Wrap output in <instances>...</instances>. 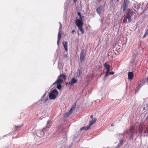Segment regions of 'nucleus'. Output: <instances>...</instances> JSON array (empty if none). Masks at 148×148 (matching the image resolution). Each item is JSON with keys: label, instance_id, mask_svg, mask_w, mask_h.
<instances>
[{"label": "nucleus", "instance_id": "39448f33", "mask_svg": "<svg viewBox=\"0 0 148 148\" xmlns=\"http://www.w3.org/2000/svg\"><path fill=\"white\" fill-rule=\"evenodd\" d=\"M135 12H133L132 10L128 9L127 12L126 14V16L127 17L128 21L129 23L132 21V16Z\"/></svg>", "mask_w": 148, "mask_h": 148}, {"label": "nucleus", "instance_id": "2eb2a0df", "mask_svg": "<svg viewBox=\"0 0 148 148\" xmlns=\"http://www.w3.org/2000/svg\"><path fill=\"white\" fill-rule=\"evenodd\" d=\"M62 44L66 51H68V43L67 41H63Z\"/></svg>", "mask_w": 148, "mask_h": 148}, {"label": "nucleus", "instance_id": "c03bdc74", "mask_svg": "<svg viewBox=\"0 0 148 148\" xmlns=\"http://www.w3.org/2000/svg\"><path fill=\"white\" fill-rule=\"evenodd\" d=\"M8 135V134H7V135H5L3 136V137H5V136H7V135Z\"/></svg>", "mask_w": 148, "mask_h": 148}, {"label": "nucleus", "instance_id": "5701e85b", "mask_svg": "<svg viewBox=\"0 0 148 148\" xmlns=\"http://www.w3.org/2000/svg\"><path fill=\"white\" fill-rule=\"evenodd\" d=\"M78 29L80 30V31L82 32V34H83L84 33V30L82 28V27L78 28Z\"/></svg>", "mask_w": 148, "mask_h": 148}, {"label": "nucleus", "instance_id": "6ab92c4d", "mask_svg": "<svg viewBox=\"0 0 148 148\" xmlns=\"http://www.w3.org/2000/svg\"><path fill=\"white\" fill-rule=\"evenodd\" d=\"M104 66L106 69L110 68V65L107 64L106 63H104Z\"/></svg>", "mask_w": 148, "mask_h": 148}, {"label": "nucleus", "instance_id": "393cba45", "mask_svg": "<svg viewBox=\"0 0 148 148\" xmlns=\"http://www.w3.org/2000/svg\"><path fill=\"white\" fill-rule=\"evenodd\" d=\"M76 103L75 104V105H74L72 106V108L70 110V111H71V112H72L76 108Z\"/></svg>", "mask_w": 148, "mask_h": 148}, {"label": "nucleus", "instance_id": "4c0bfd02", "mask_svg": "<svg viewBox=\"0 0 148 148\" xmlns=\"http://www.w3.org/2000/svg\"><path fill=\"white\" fill-rule=\"evenodd\" d=\"M75 32V30H72V34H74V32Z\"/></svg>", "mask_w": 148, "mask_h": 148}, {"label": "nucleus", "instance_id": "20e7f679", "mask_svg": "<svg viewBox=\"0 0 148 148\" xmlns=\"http://www.w3.org/2000/svg\"><path fill=\"white\" fill-rule=\"evenodd\" d=\"M58 91L56 89H54L49 94V97L50 99L53 100L55 99L58 95Z\"/></svg>", "mask_w": 148, "mask_h": 148}, {"label": "nucleus", "instance_id": "c9c22d12", "mask_svg": "<svg viewBox=\"0 0 148 148\" xmlns=\"http://www.w3.org/2000/svg\"><path fill=\"white\" fill-rule=\"evenodd\" d=\"M90 118H91V119H92V120H93V116L92 115H91V116H90Z\"/></svg>", "mask_w": 148, "mask_h": 148}, {"label": "nucleus", "instance_id": "a211bd4d", "mask_svg": "<svg viewBox=\"0 0 148 148\" xmlns=\"http://www.w3.org/2000/svg\"><path fill=\"white\" fill-rule=\"evenodd\" d=\"M123 140H121L119 142V143L116 146V147L115 148H120L121 145L123 144Z\"/></svg>", "mask_w": 148, "mask_h": 148}, {"label": "nucleus", "instance_id": "412c9836", "mask_svg": "<svg viewBox=\"0 0 148 148\" xmlns=\"http://www.w3.org/2000/svg\"><path fill=\"white\" fill-rule=\"evenodd\" d=\"M72 113V112H71V111H69V112H67L66 113L65 116L66 117H68Z\"/></svg>", "mask_w": 148, "mask_h": 148}, {"label": "nucleus", "instance_id": "c756f323", "mask_svg": "<svg viewBox=\"0 0 148 148\" xmlns=\"http://www.w3.org/2000/svg\"><path fill=\"white\" fill-rule=\"evenodd\" d=\"M107 70L106 73H109L110 71V68L106 69Z\"/></svg>", "mask_w": 148, "mask_h": 148}, {"label": "nucleus", "instance_id": "49530a36", "mask_svg": "<svg viewBox=\"0 0 148 148\" xmlns=\"http://www.w3.org/2000/svg\"><path fill=\"white\" fill-rule=\"evenodd\" d=\"M113 125H113V123H112V124L111 125V126H113Z\"/></svg>", "mask_w": 148, "mask_h": 148}, {"label": "nucleus", "instance_id": "79ce46f5", "mask_svg": "<svg viewBox=\"0 0 148 148\" xmlns=\"http://www.w3.org/2000/svg\"><path fill=\"white\" fill-rule=\"evenodd\" d=\"M77 0H73L74 2L75 3L76 2V1Z\"/></svg>", "mask_w": 148, "mask_h": 148}, {"label": "nucleus", "instance_id": "9d476101", "mask_svg": "<svg viewBox=\"0 0 148 148\" xmlns=\"http://www.w3.org/2000/svg\"><path fill=\"white\" fill-rule=\"evenodd\" d=\"M103 8V6L101 5L98 7L96 9V11L97 13L99 15H101V11H102Z\"/></svg>", "mask_w": 148, "mask_h": 148}, {"label": "nucleus", "instance_id": "473e14b6", "mask_svg": "<svg viewBox=\"0 0 148 148\" xmlns=\"http://www.w3.org/2000/svg\"><path fill=\"white\" fill-rule=\"evenodd\" d=\"M71 147V146H66L64 148H70Z\"/></svg>", "mask_w": 148, "mask_h": 148}, {"label": "nucleus", "instance_id": "cd10ccee", "mask_svg": "<svg viewBox=\"0 0 148 148\" xmlns=\"http://www.w3.org/2000/svg\"><path fill=\"white\" fill-rule=\"evenodd\" d=\"M23 124L22 125H19L17 126H15V127L17 128H19L21 127H22V126H23Z\"/></svg>", "mask_w": 148, "mask_h": 148}, {"label": "nucleus", "instance_id": "9b49d317", "mask_svg": "<svg viewBox=\"0 0 148 148\" xmlns=\"http://www.w3.org/2000/svg\"><path fill=\"white\" fill-rule=\"evenodd\" d=\"M140 3H134L133 5V8L134 10L136 11V10H138L140 8Z\"/></svg>", "mask_w": 148, "mask_h": 148}, {"label": "nucleus", "instance_id": "f8f14e48", "mask_svg": "<svg viewBox=\"0 0 148 148\" xmlns=\"http://www.w3.org/2000/svg\"><path fill=\"white\" fill-rule=\"evenodd\" d=\"M77 79H76L75 78L72 79L71 81L69 82V84L71 86H73L74 84L77 83Z\"/></svg>", "mask_w": 148, "mask_h": 148}, {"label": "nucleus", "instance_id": "8fccbe9b", "mask_svg": "<svg viewBox=\"0 0 148 148\" xmlns=\"http://www.w3.org/2000/svg\"><path fill=\"white\" fill-rule=\"evenodd\" d=\"M119 0H117V2H118V1H119Z\"/></svg>", "mask_w": 148, "mask_h": 148}, {"label": "nucleus", "instance_id": "7ed1b4c3", "mask_svg": "<svg viewBox=\"0 0 148 148\" xmlns=\"http://www.w3.org/2000/svg\"><path fill=\"white\" fill-rule=\"evenodd\" d=\"M129 132L128 133L127 131H125L123 133V135H125L126 133L128 134L130 136V137L131 140L132 139L134 136L135 134H137V132L135 131V126H131L129 130Z\"/></svg>", "mask_w": 148, "mask_h": 148}, {"label": "nucleus", "instance_id": "e433bc0d", "mask_svg": "<svg viewBox=\"0 0 148 148\" xmlns=\"http://www.w3.org/2000/svg\"><path fill=\"white\" fill-rule=\"evenodd\" d=\"M145 33H146V34H148V29L145 32Z\"/></svg>", "mask_w": 148, "mask_h": 148}, {"label": "nucleus", "instance_id": "0eeeda50", "mask_svg": "<svg viewBox=\"0 0 148 148\" xmlns=\"http://www.w3.org/2000/svg\"><path fill=\"white\" fill-rule=\"evenodd\" d=\"M59 23L60 24V28L59 29V32L58 34V40L57 42V44L58 45V46L59 45V42L60 41L61 39V29L62 28V25L61 24L60 22H59Z\"/></svg>", "mask_w": 148, "mask_h": 148}, {"label": "nucleus", "instance_id": "09e8293b", "mask_svg": "<svg viewBox=\"0 0 148 148\" xmlns=\"http://www.w3.org/2000/svg\"><path fill=\"white\" fill-rule=\"evenodd\" d=\"M48 98H47V99H46V100L47 101V100H48Z\"/></svg>", "mask_w": 148, "mask_h": 148}, {"label": "nucleus", "instance_id": "4be33fe9", "mask_svg": "<svg viewBox=\"0 0 148 148\" xmlns=\"http://www.w3.org/2000/svg\"><path fill=\"white\" fill-rule=\"evenodd\" d=\"M97 119L96 118H95L93 120H92V121H90L89 123V124H90V123H92V125L96 121Z\"/></svg>", "mask_w": 148, "mask_h": 148}, {"label": "nucleus", "instance_id": "dca6fc26", "mask_svg": "<svg viewBox=\"0 0 148 148\" xmlns=\"http://www.w3.org/2000/svg\"><path fill=\"white\" fill-rule=\"evenodd\" d=\"M128 79H132L133 77V74L132 72H129L128 74Z\"/></svg>", "mask_w": 148, "mask_h": 148}, {"label": "nucleus", "instance_id": "a878e982", "mask_svg": "<svg viewBox=\"0 0 148 148\" xmlns=\"http://www.w3.org/2000/svg\"><path fill=\"white\" fill-rule=\"evenodd\" d=\"M77 15L79 16V19L80 20H82V15L81 13L80 12H78L77 13Z\"/></svg>", "mask_w": 148, "mask_h": 148}, {"label": "nucleus", "instance_id": "1a4fd4ad", "mask_svg": "<svg viewBox=\"0 0 148 148\" xmlns=\"http://www.w3.org/2000/svg\"><path fill=\"white\" fill-rule=\"evenodd\" d=\"M128 3V1L127 0H124L122 6V8L123 12H125L127 8Z\"/></svg>", "mask_w": 148, "mask_h": 148}, {"label": "nucleus", "instance_id": "6e6552de", "mask_svg": "<svg viewBox=\"0 0 148 148\" xmlns=\"http://www.w3.org/2000/svg\"><path fill=\"white\" fill-rule=\"evenodd\" d=\"M75 24L78 28L82 27L83 23L82 20L77 19L75 20Z\"/></svg>", "mask_w": 148, "mask_h": 148}, {"label": "nucleus", "instance_id": "ddd939ff", "mask_svg": "<svg viewBox=\"0 0 148 148\" xmlns=\"http://www.w3.org/2000/svg\"><path fill=\"white\" fill-rule=\"evenodd\" d=\"M145 82L144 80L141 81L140 83H139L137 87V90H139L141 87L145 84Z\"/></svg>", "mask_w": 148, "mask_h": 148}, {"label": "nucleus", "instance_id": "58836bf2", "mask_svg": "<svg viewBox=\"0 0 148 148\" xmlns=\"http://www.w3.org/2000/svg\"><path fill=\"white\" fill-rule=\"evenodd\" d=\"M69 82L68 83V82H66V85H69Z\"/></svg>", "mask_w": 148, "mask_h": 148}, {"label": "nucleus", "instance_id": "c85d7f7f", "mask_svg": "<svg viewBox=\"0 0 148 148\" xmlns=\"http://www.w3.org/2000/svg\"><path fill=\"white\" fill-rule=\"evenodd\" d=\"M82 73V72L81 70H79L78 75L80 76L81 75Z\"/></svg>", "mask_w": 148, "mask_h": 148}, {"label": "nucleus", "instance_id": "f257e3e1", "mask_svg": "<svg viewBox=\"0 0 148 148\" xmlns=\"http://www.w3.org/2000/svg\"><path fill=\"white\" fill-rule=\"evenodd\" d=\"M52 123L51 121H48L47 125L45 127L43 128L42 130H38L36 131V133L37 136L40 137H42L45 134V132L48 131L49 128L51 127Z\"/></svg>", "mask_w": 148, "mask_h": 148}, {"label": "nucleus", "instance_id": "a18cd8bd", "mask_svg": "<svg viewBox=\"0 0 148 148\" xmlns=\"http://www.w3.org/2000/svg\"><path fill=\"white\" fill-rule=\"evenodd\" d=\"M145 107H143V110H145Z\"/></svg>", "mask_w": 148, "mask_h": 148}, {"label": "nucleus", "instance_id": "423d86ee", "mask_svg": "<svg viewBox=\"0 0 148 148\" xmlns=\"http://www.w3.org/2000/svg\"><path fill=\"white\" fill-rule=\"evenodd\" d=\"M86 55V52H84V50H82L81 51L80 55V58L81 63H82L84 61Z\"/></svg>", "mask_w": 148, "mask_h": 148}, {"label": "nucleus", "instance_id": "7c9ffc66", "mask_svg": "<svg viewBox=\"0 0 148 148\" xmlns=\"http://www.w3.org/2000/svg\"><path fill=\"white\" fill-rule=\"evenodd\" d=\"M109 74L110 75H113L114 73V72L113 71H111L109 73Z\"/></svg>", "mask_w": 148, "mask_h": 148}, {"label": "nucleus", "instance_id": "b1692460", "mask_svg": "<svg viewBox=\"0 0 148 148\" xmlns=\"http://www.w3.org/2000/svg\"><path fill=\"white\" fill-rule=\"evenodd\" d=\"M128 19L127 17L126 16L124 17V19L123 20V23H125L127 21V20Z\"/></svg>", "mask_w": 148, "mask_h": 148}, {"label": "nucleus", "instance_id": "72a5a7b5", "mask_svg": "<svg viewBox=\"0 0 148 148\" xmlns=\"http://www.w3.org/2000/svg\"><path fill=\"white\" fill-rule=\"evenodd\" d=\"M147 35L148 34H146V33H145L143 36V38H145L146 37V36H147Z\"/></svg>", "mask_w": 148, "mask_h": 148}, {"label": "nucleus", "instance_id": "ea45409f", "mask_svg": "<svg viewBox=\"0 0 148 148\" xmlns=\"http://www.w3.org/2000/svg\"><path fill=\"white\" fill-rule=\"evenodd\" d=\"M101 0H97V1L99 3H100Z\"/></svg>", "mask_w": 148, "mask_h": 148}, {"label": "nucleus", "instance_id": "aec40b11", "mask_svg": "<svg viewBox=\"0 0 148 148\" xmlns=\"http://www.w3.org/2000/svg\"><path fill=\"white\" fill-rule=\"evenodd\" d=\"M140 133L141 136L142 135V132L143 130V126L141 125L139 126V129Z\"/></svg>", "mask_w": 148, "mask_h": 148}, {"label": "nucleus", "instance_id": "f704fd0d", "mask_svg": "<svg viewBox=\"0 0 148 148\" xmlns=\"http://www.w3.org/2000/svg\"><path fill=\"white\" fill-rule=\"evenodd\" d=\"M146 133H147V130H144V136H145V134Z\"/></svg>", "mask_w": 148, "mask_h": 148}, {"label": "nucleus", "instance_id": "a19ab883", "mask_svg": "<svg viewBox=\"0 0 148 148\" xmlns=\"http://www.w3.org/2000/svg\"><path fill=\"white\" fill-rule=\"evenodd\" d=\"M146 130H147V133L148 134V129H146Z\"/></svg>", "mask_w": 148, "mask_h": 148}, {"label": "nucleus", "instance_id": "de8ad7c7", "mask_svg": "<svg viewBox=\"0 0 148 148\" xmlns=\"http://www.w3.org/2000/svg\"><path fill=\"white\" fill-rule=\"evenodd\" d=\"M147 81L148 82V77L147 78Z\"/></svg>", "mask_w": 148, "mask_h": 148}, {"label": "nucleus", "instance_id": "f03ea898", "mask_svg": "<svg viewBox=\"0 0 148 148\" xmlns=\"http://www.w3.org/2000/svg\"><path fill=\"white\" fill-rule=\"evenodd\" d=\"M66 79L65 75L63 74H60L57 80L51 86V87L55 84H57L56 88L59 90H60L62 87V84L63 82V79Z\"/></svg>", "mask_w": 148, "mask_h": 148}, {"label": "nucleus", "instance_id": "f3484780", "mask_svg": "<svg viewBox=\"0 0 148 148\" xmlns=\"http://www.w3.org/2000/svg\"><path fill=\"white\" fill-rule=\"evenodd\" d=\"M67 141V138L66 137H64L63 138L61 144L63 145H65Z\"/></svg>", "mask_w": 148, "mask_h": 148}, {"label": "nucleus", "instance_id": "37998d69", "mask_svg": "<svg viewBox=\"0 0 148 148\" xmlns=\"http://www.w3.org/2000/svg\"><path fill=\"white\" fill-rule=\"evenodd\" d=\"M146 107H148V103L146 104Z\"/></svg>", "mask_w": 148, "mask_h": 148}, {"label": "nucleus", "instance_id": "4468645a", "mask_svg": "<svg viewBox=\"0 0 148 148\" xmlns=\"http://www.w3.org/2000/svg\"><path fill=\"white\" fill-rule=\"evenodd\" d=\"M92 125V123H90V124H89V125L86 126H85L84 127H82L80 128V130H88L91 126Z\"/></svg>", "mask_w": 148, "mask_h": 148}, {"label": "nucleus", "instance_id": "2f4dec72", "mask_svg": "<svg viewBox=\"0 0 148 148\" xmlns=\"http://www.w3.org/2000/svg\"><path fill=\"white\" fill-rule=\"evenodd\" d=\"M64 9L66 10V9L67 8V5H66V4L64 6Z\"/></svg>", "mask_w": 148, "mask_h": 148}, {"label": "nucleus", "instance_id": "bb28decb", "mask_svg": "<svg viewBox=\"0 0 148 148\" xmlns=\"http://www.w3.org/2000/svg\"><path fill=\"white\" fill-rule=\"evenodd\" d=\"M109 73L106 72V75L104 76L103 78L104 79H105L106 78L109 76Z\"/></svg>", "mask_w": 148, "mask_h": 148}]
</instances>
